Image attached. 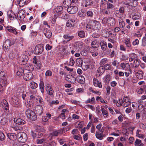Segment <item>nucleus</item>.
I'll use <instances>...</instances> for the list:
<instances>
[{"instance_id":"f257e3e1","label":"nucleus","mask_w":146,"mask_h":146,"mask_svg":"<svg viewBox=\"0 0 146 146\" xmlns=\"http://www.w3.org/2000/svg\"><path fill=\"white\" fill-rule=\"evenodd\" d=\"M101 26V24L99 21L93 20L90 21L86 27L88 29L99 30L100 29Z\"/></svg>"},{"instance_id":"f03ea898","label":"nucleus","mask_w":146,"mask_h":146,"mask_svg":"<svg viewBox=\"0 0 146 146\" xmlns=\"http://www.w3.org/2000/svg\"><path fill=\"white\" fill-rule=\"evenodd\" d=\"M25 114L28 118L31 120L35 121L36 119V115L35 113L31 110H26Z\"/></svg>"},{"instance_id":"7ed1b4c3","label":"nucleus","mask_w":146,"mask_h":146,"mask_svg":"<svg viewBox=\"0 0 146 146\" xmlns=\"http://www.w3.org/2000/svg\"><path fill=\"white\" fill-rule=\"evenodd\" d=\"M17 93L19 94L22 96V98L23 100H25L27 92H26L25 88L23 87H19L17 90Z\"/></svg>"},{"instance_id":"20e7f679","label":"nucleus","mask_w":146,"mask_h":146,"mask_svg":"<svg viewBox=\"0 0 146 146\" xmlns=\"http://www.w3.org/2000/svg\"><path fill=\"white\" fill-rule=\"evenodd\" d=\"M17 137L18 138L19 141L21 143L25 142L27 139V134L23 132L19 133L17 134Z\"/></svg>"},{"instance_id":"39448f33","label":"nucleus","mask_w":146,"mask_h":146,"mask_svg":"<svg viewBox=\"0 0 146 146\" xmlns=\"http://www.w3.org/2000/svg\"><path fill=\"white\" fill-rule=\"evenodd\" d=\"M43 50V46L41 44H38L35 48V52L36 54H40Z\"/></svg>"},{"instance_id":"423d86ee","label":"nucleus","mask_w":146,"mask_h":146,"mask_svg":"<svg viewBox=\"0 0 146 146\" xmlns=\"http://www.w3.org/2000/svg\"><path fill=\"white\" fill-rule=\"evenodd\" d=\"M131 100L128 97L126 96L124 97L123 101L122 100V104L123 106L125 108L131 104Z\"/></svg>"},{"instance_id":"0eeeda50","label":"nucleus","mask_w":146,"mask_h":146,"mask_svg":"<svg viewBox=\"0 0 146 146\" xmlns=\"http://www.w3.org/2000/svg\"><path fill=\"white\" fill-rule=\"evenodd\" d=\"M43 112V109L40 106H37L35 108V113L38 115H40Z\"/></svg>"},{"instance_id":"6e6552de","label":"nucleus","mask_w":146,"mask_h":146,"mask_svg":"<svg viewBox=\"0 0 146 146\" xmlns=\"http://www.w3.org/2000/svg\"><path fill=\"white\" fill-rule=\"evenodd\" d=\"M78 10V7L76 6H72L68 7L67 9L68 12L71 14L76 13Z\"/></svg>"},{"instance_id":"1a4fd4ad","label":"nucleus","mask_w":146,"mask_h":146,"mask_svg":"<svg viewBox=\"0 0 146 146\" xmlns=\"http://www.w3.org/2000/svg\"><path fill=\"white\" fill-rule=\"evenodd\" d=\"M83 46V44L81 42H77L75 44L74 47L76 49V51H79L82 49Z\"/></svg>"},{"instance_id":"9d476101","label":"nucleus","mask_w":146,"mask_h":146,"mask_svg":"<svg viewBox=\"0 0 146 146\" xmlns=\"http://www.w3.org/2000/svg\"><path fill=\"white\" fill-rule=\"evenodd\" d=\"M23 78L26 81L29 80L33 78V74L30 72H29L25 74L23 76Z\"/></svg>"},{"instance_id":"9b49d317","label":"nucleus","mask_w":146,"mask_h":146,"mask_svg":"<svg viewBox=\"0 0 146 146\" xmlns=\"http://www.w3.org/2000/svg\"><path fill=\"white\" fill-rule=\"evenodd\" d=\"M25 16V13L23 9L20 10L18 14V19L19 20H23Z\"/></svg>"},{"instance_id":"f8f14e48","label":"nucleus","mask_w":146,"mask_h":146,"mask_svg":"<svg viewBox=\"0 0 146 146\" xmlns=\"http://www.w3.org/2000/svg\"><path fill=\"white\" fill-rule=\"evenodd\" d=\"M7 29L10 32L12 33L15 35L18 34L17 29L14 27L8 25L6 27Z\"/></svg>"},{"instance_id":"ddd939ff","label":"nucleus","mask_w":146,"mask_h":146,"mask_svg":"<svg viewBox=\"0 0 146 146\" xmlns=\"http://www.w3.org/2000/svg\"><path fill=\"white\" fill-rule=\"evenodd\" d=\"M93 82L94 86L98 87L100 88H102L101 82L98 81L97 78H94Z\"/></svg>"},{"instance_id":"4468645a","label":"nucleus","mask_w":146,"mask_h":146,"mask_svg":"<svg viewBox=\"0 0 146 146\" xmlns=\"http://www.w3.org/2000/svg\"><path fill=\"white\" fill-rule=\"evenodd\" d=\"M7 137L10 140L14 141H15L17 139V135L14 133H9L7 134Z\"/></svg>"},{"instance_id":"2eb2a0df","label":"nucleus","mask_w":146,"mask_h":146,"mask_svg":"<svg viewBox=\"0 0 146 146\" xmlns=\"http://www.w3.org/2000/svg\"><path fill=\"white\" fill-rule=\"evenodd\" d=\"M14 121L15 123L21 125L25 124L26 123L25 120L19 118H15L14 119Z\"/></svg>"},{"instance_id":"dca6fc26","label":"nucleus","mask_w":146,"mask_h":146,"mask_svg":"<svg viewBox=\"0 0 146 146\" xmlns=\"http://www.w3.org/2000/svg\"><path fill=\"white\" fill-rule=\"evenodd\" d=\"M46 89L47 93L50 95H53L54 91L51 88V87L49 84H47L46 86Z\"/></svg>"},{"instance_id":"f3484780","label":"nucleus","mask_w":146,"mask_h":146,"mask_svg":"<svg viewBox=\"0 0 146 146\" xmlns=\"http://www.w3.org/2000/svg\"><path fill=\"white\" fill-rule=\"evenodd\" d=\"M76 23L75 20L70 19L68 20L66 23V25L67 27H72L74 26Z\"/></svg>"},{"instance_id":"a211bd4d","label":"nucleus","mask_w":146,"mask_h":146,"mask_svg":"<svg viewBox=\"0 0 146 146\" xmlns=\"http://www.w3.org/2000/svg\"><path fill=\"white\" fill-rule=\"evenodd\" d=\"M123 3L126 5L133 7L136 6V4H134L132 0H123Z\"/></svg>"},{"instance_id":"6ab92c4d","label":"nucleus","mask_w":146,"mask_h":146,"mask_svg":"<svg viewBox=\"0 0 146 146\" xmlns=\"http://www.w3.org/2000/svg\"><path fill=\"white\" fill-rule=\"evenodd\" d=\"M66 78L67 80L72 83H75L76 82V79L75 77L70 75H68Z\"/></svg>"},{"instance_id":"aec40b11","label":"nucleus","mask_w":146,"mask_h":146,"mask_svg":"<svg viewBox=\"0 0 146 146\" xmlns=\"http://www.w3.org/2000/svg\"><path fill=\"white\" fill-rule=\"evenodd\" d=\"M20 101L18 99H16L13 102V106L17 108H19L21 107V105L20 103Z\"/></svg>"},{"instance_id":"412c9836","label":"nucleus","mask_w":146,"mask_h":146,"mask_svg":"<svg viewBox=\"0 0 146 146\" xmlns=\"http://www.w3.org/2000/svg\"><path fill=\"white\" fill-rule=\"evenodd\" d=\"M76 79L77 81L80 84H83L85 81L84 78L82 75L78 76L76 78Z\"/></svg>"},{"instance_id":"4be33fe9","label":"nucleus","mask_w":146,"mask_h":146,"mask_svg":"<svg viewBox=\"0 0 146 146\" xmlns=\"http://www.w3.org/2000/svg\"><path fill=\"white\" fill-rule=\"evenodd\" d=\"M43 32L44 33L46 37L49 38L51 37L52 35V33L51 31L48 29L44 30Z\"/></svg>"},{"instance_id":"5701e85b","label":"nucleus","mask_w":146,"mask_h":146,"mask_svg":"<svg viewBox=\"0 0 146 146\" xmlns=\"http://www.w3.org/2000/svg\"><path fill=\"white\" fill-rule=\"evenodd\" d=\"M2 105L4 108L6 110H8L9 106L8 102L5 100H3L1 102Z\"/></svg>"},{"instance_id":"b1692460","label":"nucleus","mask_w":146,"mask_h":146,"mask_svg":"<svg viewBox=\"0 0 146 146\" xmlns=\"http://www.w3.org/2000/svg\"><path fill=\"white\" fill-rule=\"evenodd\" d=\"M96 136L97 139L101 140L105 136V135L103 133H100L99 131H96Z\"/></svg>"},{"instance_id":"393cba45","label":"nucleus","mask_w":146,"mask_h":146,"mask_svg":"<svg viewBox=\"0 0 146 146\" xmlns=\"http://www.w3.org/2000/svg\"><path fill=\"white\" fill-rule=\"evenodd\" d=\"M143 72L141 70L138 71L136 74V75L137 78L139 79H141L143 78Z\"/></svg>"},{"instance_id":"a878e982","label":"nucleus","mask_w":146,"mask_h":146,"mask_svg":"<svg viewBox=\"0 0 146 146\" xmlns=\"http://www.w3.org/2000/svg\"><path fill=\"white\" fill-rule=\"evenodd\" d=\"M92 46L94 48H97L99 47L100 46V43L97 40L93 41L91 43Z\"/></svg>"},{"instance_id":"bb28decb","label":"nucleus","mask_w":146,"mask_h":146,"mask_svg":"<svg viewBox=\"0 0 146 146\" xmlns=\"http://www.w3.org/2000/svg\"><path fill=\"white\" fill-rule=\"evenodd\" d=\"M108 24L109 25L113 26L115 23V19L113 17H110L108 18Z\"/></svg>"},{"instance_id":"cd10ccee","label":"nucleus","mask_w":146,"mask_h":146,"mask_svg":"<svg viewBox=\"0 0 146 146\" xmlns=\"http://www.w3.org/2000/svg\"><path fill=\"white\" fill-rule=\"evenodd\" d=\"M119 18L118 19L119 22V26L120 28H123L125 27V24L124 22L123 21V20L121 18V17L120 16H117Z\"/></svg>"},{"instance_id":"c85d7f7f","label":"nucleus","mask_w":146,"mask_h":146,"mask_svg":"<svg viewBox=\"0 0 146 146\" xmlns=\"http://www.w3.org/2000/svg\"><path fill=\"white\" fill-rule=\"evenodd\" d=\"M102 50L103 51H105L106 50L107 48V43L104 41H102L100 42V44Z\"/></svg>"},{"instance_id":"c756f323","label":"nucleus","mask_w":146,"mask_h":146,"mask_svg":"<svg viewBox=\"0 0 146 146\" xmlns=\"http://www.w3.org/2000/svg\"><path fill=\"white\" fill-rule=\"evenodd\" d=\"M141 63L140 60L137 58L135 59L133 62V66L135 68H137L139 66Z\"/></svg>"},{"instance_id":"7c9ffc66","label":"nucleus","mask_w":146,"mask_h":146,"mask_svg":"<svg viewBox=\"0 0 146 146\" xmlns=\"http://www.w3.org/2000/svg\"><path fill=\"white\" fill-rule=\"evenodd\" d=\"M72 2L71 0H65L63 3V6L65 7H69L70 5Z\"/></svg>"},{"instance_id":"2f4dec72","label":"nucleus","mask_w":146,"mask_h":146,"mask_svg":"<svg viewBox=\"0 0 146 146\" xmlns=\"http://www.w3.org/2000/svg\"><path fill=\"white\" fill-rule=\"evenodd\" d=\"M63 37L65 39L67 40V42H68L73 38L74 36H70L68 34H65L63 35Z\"/></svg>"},{"instance_id":"473e14b6","label":"nucleus","mask_w":146,"mask_h":146,"mask_svg":"<svg viewBox=\"0 0 146 146\" xmlns=\"http://www.w3.org/2000/svg\"><path fill=\"white\" fill-rule=\"evenodd\" d=\"M63 9V7L62 6H57L54 9V11L56 13H60L61 14L63 13L62 10Z\"/></svg>"},{"instance_id":"72a5a7b5","label":"nucleus","mask_w":146,"mask_h":146,"mask_svg":"<svg viewBox=\"0 0 146 146\" xmlns=\"http://www.w3.org/2000/svg\"><path fill=\"white\" fill-rule=\"evenodd\" d=\"M24 72L23 69L21 68H18L17 72V75L19 76H21L23 75Z\"/></svg>"},{"instance_id":"f704fd0d","label":"nucleus","mask_w":146,"mask_h":146,"mask_svg":"<svg viewBox=\"0 0 146 146\" xmlns=\"http://www.w3.org/2000/svg\"><path fill=\"white\" fill-rule=\"evenodd\" d=\"M11 45V42L10 40L9 39L6 40L4 44V46L5 48H8Z\"/></svg>"},{"instance_id":"c9c22d12","label":"nucleus","mask_w":146,"mask_h":146,"mask_svg":"<svg viewBox=\"0 0 146 146\" xmlns=\"http://www.w3.org/2000/svg\"><path fill=\"white\" fill-rule=\"evenodd\" d=\"M36 101L37 103L39 102V106H41L44 105V102H43V100L39 96H38L37 98H36Z\"/></svg>"},{"instance_id":"e433bc0d","label":"nucleus","mask_w":146,"mask_h":146,"mask_svg":"<svg viewBox=\"0 0 146 146\" xmlns=\"http://www.w3.org/2000/svg\"><path fill=\"white\" fill-rule=\"evenodd\" d=\"M101 111L102 114H103L104 117L106 118L108 115V112L104 108L101 107Z\"/></svg>"},{"instance_id":"4c0bfd02","label":"nucleus","mask_w":146,"mask_h":146,"mask_svg":"<svg viewBox=\"0 0 146 146\" xmlns=\"http://www.w3.org/2000/svg\"><path fill=\"white\" fill-rule=\"evenodd\" d=\"M7 15L9 17L11 20H13L14 19V17L15 15L11 11H8L7 13Z\"/></svg>"},{"instance_id":"58836bf2","label":"nucleus","mask_w":146,"mask_h":146,"mask_svg":"<svg viewBox=\"0 0 146 146\" xmlns=\"http://www.w3.org/2000/svg\"><path fill=\"white\" fill-rule=\"evenodd\" d=\"M27 0H19L18 4L20 7H23L24 5L27 4L28 2Z\"/></svg>"},{"instance_id":"ea45409f","label":"nucleus","mask_w":146,"mask_h":146,"mask_svg":"<svg viewBox=\"0 0 146 146\" xmlns=\"http://www.w3.org/2000/svg\"><path fill=\"white\" fill-rule=\"evenodd\" d=\"M30 88L32 89H35L38 86V85L37 83L34 82H32L30 84Z\"/></svg>"},{"instance_id":"a19ab883","label":"nucleus","mask_w":146,"mask_h":146,"mask_svg":"<svg viewBox=\"0 0 146 146\" xmlns=\"http://www.w3.org/2000/svg\"><path fill=\"white\" fill-rule=\"evenodd\" d=\"M137 58V56L134 53H132L130 55V57L129 59V61L132 62L134 59Z\"/></svg>"},{"instance_id":"79ce46f5","label":"nucleus","mask_w":146,"mask_h":146,"mask_svg":"<svg viewBox=\"0 0 146 146\" xmlns=\"http://www.w3.org/2000/svg\"><path fill=\"white\" fill-rule=\"evenodd\" d=\"M85 7L92 5L93 4L92 1L91 0H86L85 3Z\"/></svg>"},{"instance_id":"37998d69","label":"nucleus","mask_w":146,"mask_h":146,"mask_svg":"<svg viewBox=\"0 0 146 146\" xmlns=\"http://www.w3.org/2000/svg\"><path fill=\"white\" fill-rule=\"evenodd\" d=\"M95 98L94 97L92 98L91 99H88L85 102L86 104L91 103L93 104L95 102Z\"/></svg>"},{"instance_id":"c03bdc74","label":"nucleus","mask_w":146,"mask_h":146,"mask_svg":"<svg viewBox=\"0 0 146 146\" xmlns=\"http://www.w3.org/2000/svg\"><path fill=\"white\" fill-rule=\"evenodd\" d=\"M78 36L81 38L85 37V33L84 31H79L78 33Z\"/></svg>"},{"instance_id":"a18cd8bd","label":"nucleus","mask_w":146,"mask_h":146,"mask_svg":"<svg viewBox=\"0 0 146 146\" xmlns=\"http://www.w3.org/2000/svg\"><path fill=\"white\" fill-rule=\"evenodd\" d=\"M125 43L126 45L128 47H130L131 46L130 43V39L127 38L125 39Z\"/></svg>"},{"instance_id":"49530a36","label":"nucleus","mask_w":146,"mask_h":146,"mask_svg":"<svg viewBox=\"0 0 146 146\" xmlns=\"http://www.w3.org/2000/svg\"><path fill=\"white\" fill-rule=\"evenodd\" d=\"M41 92L43 93L44 92V83L42 81L40 82L39 84Z\"/></svg>"},{"instance_id":"de8ad7c7","label":"nucleus","mask_w":146,"mask_h":146,"mask_svg":"<svg viewBox=\"0 0 146 146\" xmlns=\"http://www.w3.org/2000/svg\"><path fill=\"white\" fill-rule=\"evenodd\" d=\"M45 139L44 138H42L40 139H38L36 140V142L38 144H41L44 143L45 141Z\"/></svg>"},{"instance_id":"09e8293b","label":"nucleus","mask_w":146,"mask_h":146,"mask_svg":"<svg viewBox=\"0 0 146 146\" xmlns=\"http://www.w3.org/2000/svg\"><path fill=\"white\" fill-rule=\"evenodd\" d=\"M109 21L108 18L107 17L104 18L102 20V23L103 24L106 25L107 24H108Z\"/></svg>"},{"instance_id":"8fccbe9b","label":"nucleus","mask_w":146,"mask_h":146,"mask_svg":"<svg viewBox=\"0 0 146 146\" xmlns=\"http://www.w3.org/2000/svg\"><path fill=\"white\" fill-rule=\"evenodd\" d=\"M107 59L106 58L102 59L100 62V65H104L107 62Z\"/></svg>"},{"instance_id":"3c124183","label":"nucleus","mask_w":146,"mask_h":146,"mask_svg":"<svg viewBox=\"0 0 146 146\" xmlns=\"http://www.w3.org/2000/svg\"><path fill=\"white\" fill-rule=\"evenodd\" d=\"M33 104L32 102H30V101L27 102V106L29 109H31L33 107Z\"/></svg>"},{"instance_id":"603ef678","label":"nucleus","mask_w":146,"mask_h":146,"mask_svg":"<svg viewBox=\"0 0 146 146\" xmlns=\"http://www.w3.org/2000/svg\"><path fill=\"white\" fill-rule=\"evenodd\" d=\"M5 137L4 133L1 132H0V140L2 141L4 140Z\"/></svg>"},{"instance_id":"864d4df0","label":"nucleus","mask_w":146,"mask_h":146,"mask_svg":"<svg viewBox=\"0 0 146 146\" xmlns=\"http://www.w3.org/2000/svg\"><path fill=\"white\" fill-rule=\"evenodd\" d=\"M104 68L106 70H110L111 68V67L110 65L106 64L104 65Z\"/></svg>"},{"instance_id":"5fc2aeb1","label":"nucleus","mask_w":146,"mask_h":146,"mask_svg":"<svg viewBox=\"0 0 146 146\" xmlns=\"http://www.w3.org/2000/svg\"><path fill=\"white\" fill-rule=\"evenodd\" d=\"M140 16L137 14H134L132 16V19L133 20H137L139 19Z\"/></svg>"},{"instance_id":"6e6d98bb","label":"nucleus","mask_w":146,"mask_h":146,"mask_svg":"<svg viewBox=\"0 0 146 146\" xmlns=\"http://www.w3.org/2000/svg\"><path fill=\"white\" fill-rule=\"evenodd\" d=\"M86 14L88 17H92L93 16L94 14L93 12L90 11H89L87 12Z\"/></svg>"},{"instance_id":"4d7b16f0","label":"nucleus","mask_w":146,"mask_h":146,"mask_svg":"<svg viewBox=\"0 0 146 146\" xmlns=\"http://www.w3.org/2000/svg\"><path fill=\"white\" fill-rule=\"evenodd\" d=\"M59 132L57 131H54L50 133L51 135L53 136H57L59 133Z\"/></svg>"},{"instance_id":"13d9d810","label":"nucleus","mask_w":146,"mask_h":146,"mask_svg":"<svg viewBox=\"0 0 146 146\" xmlns=\"http://www.w3.org/2000/svg\"><path fill=\"white\" fill-rule=\"evenodd\" d=\"M38 96L35 95H31L30 96V98L31 100L34 101L36 100V98H37Z\"/></svg>"},{"instance_id":"bf43d9fd","label":"nucleus","mask_w":146,"mask_h":146,"mask_svg":"<svg viewBox=\"0 0 146 146\" xmlns=\"http://www.w3.org/2000/svg\"><path fill=\"white\" fill-rule=\"evenodd\" d=\"M58 17L57 15H55L54 18L52 19V24H55L56 23V20Z\"/></svg>"},{"instance_id":"052dcab7","label":"nucleus","mask_w":146,"mask_h":146,"mask_svg":"<svg viewBox=\"0 0 146 146\" xmlns=\"http://www.w3.org/2000/svg\"><path fill=\"white\" fill-rule=\"evenodd\" d=\"M110 76L109 75H107L105 77V81L106 82H109L110 80Z\"/></svg>"},{"instance_id":"680f3d73","label":"nucleus","mask_w":146,"mask_h":146,"mask_svg":"<svg viewBox=\"0 0 146 146\" xmlns=\"http://www.w3.org/2000/svg\"><path fill=\"white\" fill-rule=\"evenodd\" d=\"M49 119H48V118L46 117V115L42 117V122H47L48 120Z\"/></svg>"},{"instance_id":"e2e57ef3","label":"nucleus","mask_w":146,"mask_h":146,"mask_svg":"<svg viewBox=\"0 0 146 146\" xmlns=\"http://www.w3.org/2000/svg\"><path fill=\"white\" fill-rule=\"evenodd\" d=\"M52 75V72L50 70H47L45 73V76H51Z\"/></svg>"},{"instance_id":"0e129e2a","label":"nucleus","mask_w":146,"mask_h":146,"mask_svg":"<svg viewBox=\"0 0 146 146\" xmlns=\"http://www.w3.org/2000/svg\"><path fill=\"white\" fill-rule=\"evenodd\" d=\"M75 63V62L73 58H70V61L69 63V65L71 66H73Z\"/></svg>"},{"instance_id":"69168bd1","label":"nucleus","mask_w":146,"mask_h":146,"mask_svg":"<svg viewBox=\"0 0 146 146\" xmlns=\"http://www.w3.org/2000/svg\"><path fill=\"white\" fill-rule=\"evenodd\" d=\"M141 143V141L140 140H139L138 139H136L135 142V145H139V144Z\"/></svg>"},{"instance_id":"338daca9","label":"nucleus","mask_w":146,"mask_h":146,"mask_svg":"<svg viewBox=\"0 0 146 146\" xmlns=\"http://www.w3.org/2000/svg\"><path fill=\"white\" fill-rule=\"evenodd\" d=\"M140 126V127L143 129H146V124L145 123H141Z\"/></svg>"},{"instance_id":"774afa93","label":"nucleus","mask_w":146,"mask_h":146,"mask_svg":"<svg viewBox=\"0 0 146 146\" xmlns=\"http://www.w3.org/2000/svg\"><path fill=\"white\" fill-rule=\"evenodd\" d=\"M107 5V8L109 9L113 8L114 7V6L112 4L110 3H108Z\"/></svg>"}]
</instances>
